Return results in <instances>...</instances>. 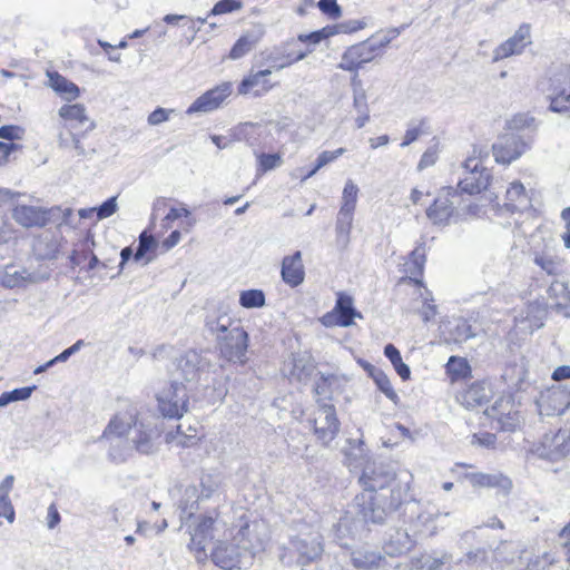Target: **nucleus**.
<instances>
[{
    "label": "nucleus",
    "mask_w": 570,
    "mask_h": 570,
    "mask_svg": "<svg viewBox=\"0 0 570 570\" xmlns=\"http://www.w3.org/2000/svg\"><path fill=\"white\" fill-rule=\"evenodd\" d=\"M412 474L395 473L385 464H367L360 482L364 490L354 498L356 514L365 523H382L386 515L396 511L409 499Z\"/></svg>",
    "instance_id": "obj_1"
},
{
    "label": "nucleus",
    "mask_w": 570,
    "mask_h": 570,
    "mask_svg": "<svg viewBox=\"0 0 570 570\" xmlns=\"http://www.w3.org/2000/svg\"><path fill=\"white\" fill-rule=\"evenodd\" d=\"M252 525L245 521L239 525L232 542L219 541L212 552L213 562L224 570L240 569L253 563L255 550L261 546L252 535Z\"/></svg>",
    "instance_id": "obj_2"
},
{
    "label": "nucleus",
    "mask_w": 570,
    "mask_h": 570,
    "mask_svg": "<svg viewBox=\"0 0 570 570\" xmlns=\"http://www.w3.org/2000/svg\"><path fill=\"white\" fill-rule=\"evenodd\" d=\"M288 549L297 553V562L302 566L317 559L323 552L318 528L303 521L295 523L289 534Z\"/></svg>",
    "instance_id": "obj_3"
},
{
    "label": "nucleus",
    "mask_w": 570,
    "mask_h": 570,
    "mask_svg": "<svg viewBox=\"0 0 570 570\" xmlns=\"http://www.w3.org/2000/svg\"><path fill=\"white\" fill-rule=\"evenodd\" d=\"M482 155L487 157L488 153H483L481 148L474 146L472 154L463 163L466 175L458 184V188L462 193L469 195L479 194L489 186L490 174L482 166Z\"/></svg>",
    "instance_id": "obj_4"
},
{
    "label": "nucleus",
    "mask_w": 570,
    "mask_h": 570,
    "mask_svg": "<svg viewBox=\"0 0 570 570\" xmlns=\"http://www.w3.org/2000/svg\"><path fill=\"white\" fill-rule=\"evenodd\" d=\"M190 389L180 382L163 389L157 395L158 410L165 417L180 419L188 411Z\"/></svg>",
    "instance_id": "obj_5"
},
{
    "label": "nucleus",
    "mask_w": 570,
    "mask_h": 570,
    "mask_svg": "<svg viewBox=\"0 0 570 570\" xmlns=\"http://www.w3.org/2000/svg\"><path fill=\"white\" fill-rule=\"evenodd\" d=\"M532 453L540 459L558 462L570 454V434L567 430L547 433L533 445Z\"/></svg>",
    "instance_id": "obj_6"
},
{
    "label": "nucleus",
    "mask_w": 570,
    "mask_h": 570,
    "mask_svg": "<svg viewBox=\"0 0 570 570\" xmlns=\"http://www.w3.org/2000/svg\"><path fill=\"white\" fill-rule=\"evenodd\" d=\"M49 276L47 272L30 271L23 266L8 264L0 268V286L8 289H23L47 281Z\"/></svg>",
    "instance_id": "obj_7"
},
{
    "label": "nucleus",
    "mask_w": 570,
    "mask_h": 570,
    "mask_svg": "<svg viewBox=\"0 0 570 570\" xmlns=\"http://www.w3.org/2000/svg\"><path fill=\"white\" fill-rule=\"evenodd\" d=\"M309 423L313 426L314 434L323 445H328L340 431V421L332 404L320 403Z\"/></svg>",
    "instance_id": "obj_8"
},
{
    "label": "nucleus",
    "mask_w": 570,
    "mask_h": 570,
    "mask_svg": "<svg viewBox=\"0 0 570 570\" xmlns=\"http://www.w3.org/2000/svg\"><path fill=\"white\" fill-rule=\"evenodd\" d=\"M531 141L525 140L514 132H505L498 137L492 146V153L497 163L509 165L519 159L529 148Z\"/></svg>",
    "instance_id": "obj_9"
},
{
    "label": "nucleus",
    "mask_w": 570,
    "mask_h": 570,
    "mask_svg": "<svg viewBox=\"0 0 570 570\" xmlns=\"http://www.w3.org/2000/svg\"><path fill=\"white\" fill-rule=\"evenodd\" d=\"M222 355L235 363H245L248 347V335L240 325L218 338Z\"/></svg>",
    "instance_id": "obj_10"
},
{
    "label": "nucleus",
    "mask_w": 570,
    "mask_h": 570,
    "mask_svg": "<svg viewBox=\"0 0 570 570\" xmlns=\"http://www.w3.org/2000/svg\"><path fill=\"white\" fill-rule=\"evenodd\" d=\"M484 413L504 431H514L520 424V413L511 395L499 397Z\"/></svg>",
    "instance_id": "obj_11"
},
{
    "label": "nucleus",
    "mask_w": 570,
    "mask_h": 570,
    "mask_svg": "<svg viewBox=\"0 0 570 570\" xmlns=\"http://www.w3.org/2000/svg\"><path fill=\"white\" fill-rule=\"evenodd\" d=\"M529 45H531V26L523 22L510 38L494 48L492 62H498L512 56H519L523 53Z\"/></svg>",
    "instance_id": "obj_12"
},
{
    "label": "nucleus",
    "mask_w": 570,
    "mask_h": 570,
    "mask_svg": "<svg viewBox=\"0 0 570 570\" xmlns=\"http://www.w3.org/2000/svg\"><path fill=\"white\" fill-rule=\"evenodd\" d=\"M207 363L195 351H188L175 361V372L173 382H186L193 384L200 377Z\"/></svg>",
    "instance_id": "obj_13"
},
{
    "label": "nucleus",
    "mask_w": 570,
    "mask_h": 570,
    "mask_svg": "<svg viewBox=\"0 0 570 570\" xmlns=\"http://www.w3.org/2000/svg\"><path fill=\"white\" fill-rule=\"evenodd\" d=\"M160 431L154 422L136 419L128 440L139 453L149 454L155 451Z\"/></svg>",
    "instance_id": "obj_14"
},
{
    "label": "nucleus",
    "mask_w": 570,
    "mask_h": 570,
    "mask_svg": "<svg viewBox=\"0 0 570 570\" xmlns=\"http://www.w3.org/2000/svg\"><path fill=\"white\" fill-rule=\"evenodd\" d=\"M375 51L376 47L368 41L351 46L343 52L337 67L358 76L357 71L375 58Z\"/></svg>",
    "instance_id": "obj_15"
},
{
    "label": "nucleus",
    "mask_w": 570,
    "mask_h": 570,
    "mask_svg": "<svg viewBox=\"0 0 570 570\" xmlns=\"http://www.w3.org/2000/svg\"><path fill=\"white\" fill-rule=\"evenodd\" d=\"M232 94V85L224 82L199 96L186 110L187 115L206 114L217 109Z\"/></svg>",
    "instance_id": "obj_16"
},
{
    "label": "nucleus",
    "mask_w": 570,
    "mask_h": 570,
    "mask_svg": "<svg viewBox=\"0 0 570 570\" xmlns=\"http://www.w3.org/2000/svg\"><path fill=\"white\" fill-rule=\"evenodd\" d=\"M537 405L542 415H561L570 405V393L561 387L549 390L541 394Z\"/></svg>",
    "instance_id": "obj_17"
},
{
    "label": "nucleus",
    "mask_w": 570,
    "mask_h": 570,
    "mask_svg": "<svg viewBox=\"0 0 570 570\" xmlns=\"http://www.w3.org/2000/svg\"><path fill=\"white\" fill-rule=\"evenodd\" d=\"M137 419L136 411L132 407L124 412H118L108 423L101 439L112 440L120 439L122 436H130V431L134 428V423Z\"/></svg>",
    "instance_id": "obj_18"
},
{
    "label": "nucleus",
    "mask_w": 570,
    "mask_h": 570,
    "mask_svg": "<svg viewBox=\"0 0 570 570\" xmlns=\"http://www.w3.org/2000/svg\"><path fill=\"white\" fill-rule=\"evenodd\" d=\"M463 478L473 488H494L503 494H508L512 489V481L504 474L497 473H483V472H469L464 473Z\"/></svg>",
    "instance_id": "obj_19"
},
{
    "label": "nucleus",
    "mask_w": 570,
    "mask_h": 570,
    "mask_svg": "<svg viewBox=\"0 0 570 570\" xmlns=\"http://www.w3.org/2000/svg\"><path fill=\"white\" fill-rule=\"evenodd\" d=\"M272 73L269 69L259 70L249 73L245 77L238 86L239 95H252L254 97H262L267 94L273 85L268 76Z\"/></svg>",
    "instance_id": "obj_20"
},
{
    "label": "nucleus",
    "mask_w": 570,
    "mask_h": 570,
    "mask_svg": "<svg viewBox=\"0 0 570 570\" xmlns=\"http://www.w3.org/2000/svg\"><path fill=\"white\" fill-rule=\"evenodd\" d=\"M546 317V309L538 302L529 303L527 307L521 311L519 316L515 317L517 326L525 332L533 333L543 326Z\"/></svg>",
    "instance_id": "obj_21"
},
{
    "label": "nucleus",
    "mask_w": 570,
    "mask_h": 570,
    "mask_svg": "<svg viewBox=\"0 0 570 570\" xmlns=\"http://www.w3.org/2000/svg\"><path fill=\"white\" fill-rule=\"evenodd\" d=\"M281 274L283 281L291 287H296L304 282L305 271L299 250L283 258Z\"/></svg>",
    "instance_id": "obj_22"
},
{
    "label": "nucleus",
    "mask_w": 570,
    "mask_h": 570,
    "mask_svg": "<svg viewBox=\"0 0 570 570\" xmlns=\"http://www.w3.org/2000/svg\"><path fill=\"white\" fill-rule=\"evenodd\" d=\"M335 314H326L323 317V324L326 326L337 324L340 326H350L354 316H361L353 307V301L350 296L340 295L335 306Z\"/></svg>",
    "instance_id": "obj_23"
},
{
    "label": "nucleus",
    "mask_w": 570,
    "mask_h": 570,
    "mask_svg": "<svg viewBox=\"0 0 570 570\" xmlns=\"http://www.w3.org/2000/svg\"><path fill=\"white\" fill-rule=\"evenodd\" d=\"M415 543V540L406 530L395 529L385 540L383 549L390 557H397L409 552Z\"/></svg>",
    "instance_id": "obj_24"
},
{
    "label": "nucleus",
    "mask_w": 570,
    "mask_h": 570,
    "mask_svg": "<svg viewBox=\"0 0 570 570\" xmlns=\"http://www.w3.org/2000/svg\"><path fill=\"white\" fill-rule=\"evenodd\" d=\"M12 217L23 227H41L48 222L47 212L35 206H17L13 209Z\"/></svg>",
    "instance_id": "obj_25"
},
{
    "label": "nucleus",
    "mask_w": 570,
    "mask_h": 570,
    "mask_svg": "<svg viewBox=\"0 0 570 570\" xmlns=\"http://www.w3.org/2000/svg\"><path fill=\"white\" fill-rule=\"evenodd\" d=\"M234 325H240L238 321L233 320L228 313L222 308L208 312L205 318V326L218 340L222 335L234 328Z\"/></svg>",
    "instance_id": "obj_26"
},
{
    "label": "nucleus",
    "mask_w": 570,
    "mask_h": 570,
    "mask_svg": "<svg viewBox=\"0 0 570 570\" xmlns=\"http://www.w3.org/2000/svg\"><path fill=\"white\" fill-rule=\"evenodd\" d=\"M216 520L212 517H202L199 522L190 530V549L204 551L208 540L213 539Z\"/></svg>",
    "instance_id": "obj_27"
},
{
    "label": "nucleus",
    "mask_w": 570,
    "mask_h": 570,
    "mask_svg": "<svg viewBox=\"0 0 570 570\" xmlns=\"http://www.w3.org/2000/svg\"><path fill=\"white\" fill-rule=\"evenodd\" d=\"M551 307L566 317H570V291L562 282H552L548 288Z\"/></svg>",
    "instance_id": "obj_28"
},
{
    "label": "nucleus",
    "mask_w": 570,
    "mask_h": 570,
    "mask_svg": "<svg viewBox=\"0 0 570 570\" xmlns=\"http://www.w3.org/2000/svg\"><path fill=\"white\" fill-rule=\"evenodd\" d=\"M451 188L448 189L446 196L438 197L434 203L426 209L428 217L439 225L446 224L454 213L453 202L450 200Z\"/></svg>",
    "instance_id": "obj_29"
},
{
    "label": "nucleus",
    "mask_w": 570,
    "mask_h": 570,
    "mask_svg": "<svg viewBox=\"0 0 570 570\" xmlns=\"http://www.w3.org/2000/svg\"><path fill=\"white\" fill-rule=\"evenodd\" d=\"M504 206L512 212L530 207V197L522 183L518 180L510 183L505 191Z\"/></svg>",
    "instance_id": "obj_30"
},
{
    "label": "nucleus",
    "mask_w": 570,
    "mask_h": 570,
    "mask_svg": "<svg viewBox=\"0 0 570 570\" xmlns=\"http://www.w3.org/2000/svg\"><path fill=\"white\" fill-rule=\"evenodd\" d=\"M533 263L544 271L548 275L557 276L562 273L563 262L556 253L547 248L533 253Z\"/></svg>",
    "instance_id": "obj_31"
},
{
    "label": "nucleus",
    "mask_w": 570,
    "mask_h": 570,
    "mask_svg": "<svg viewBox=\"0 0 570 570\" xmlns=\"http://www.w3.org/2000/svg\"><path fill=\"white\" fill-rule=\"evenodd\" d=\"M425 246L419 245L416 246L410 254L407 261L403 265L404 273L410 281L415 282L416 284L421 283L417 279L419 276L422 275L424 265H425Z\"/></svg>",
    "instance_id": "obj_32"
},
{
    "label": "nucleus",
    "mask_w": 570,
    "mask_h": 570,
    "mask_svg": "<svg viewBox=\"0 0 570 570\" xmlns=\"http://www.w3.org/2000/svg\"><path fill=\"white\" fill-rule=\"evenodd\" d=\"M354 213L338 210L335 223L336 245L345 249L351 242Z\"/></svg>",
    "instance_id": "obj_33"
},
{
    "label": "nucleus",
    "mask_w": 570,
    "mask_h": 570,
    "mask_svg": "<svg viewBox=\"0 0 570 570\" xmlns=\"http://www.w3.org/2000/svg\"><path fill=\"white\" fill-rule=\"evenodd\" d=\"M14 476L7 475L0 483V517H3L9 523L16 518L14 508L10 500V492L13 489Z\"/></svg>",
    "instance_id": "obj_34"
},
{
    "label": "nucleus",
    "mask_w": 570,
    "mask_h": 570,
    "mask_svg": "<svg viewBox=\"0 0 570 570\" xmlns=\"http://www.w3.org/2000/svg\"><path fill=\"white\" fill-rule=\"evenodd\" d=\"M202 495L198 494V490L195 485H188L183 492V497L178 503L180 510V520L185 521L194 515V512L198 509V500Z\"/></svg>",
    "instance_id": "obj_35"
},
{
    "label": "nucleus",
    "mask_w": 570,
    "mask_h": 570,
    "mask_svg": "<svg viewBox=\"0 0 570 570\" xmlns=\"http://www.w3.org/2000/svg\"><path fill=\"white\" fill-rule=\"evenodd\" d=\"M58 114L67 122H72L79 126L89 122L88 129H92L95 127L94 122L90 121L87 116L85 106L81 104L63 105L60 107Z\"/></svg>",
    "instance_id": "obj_36"
},
{
    "label": "nucleus",
    "mask_w": 570,
    "mask_h": 570,
    "mask_svg": "<svg viewBox=\"0 0 570 570\" xmlns=\"http://www.w3.org/2000/svg\"><path fill=\"white\" fill-rule=\"evenodd\" d=\"M49 86L60 95H65L66 99H76L80 90L76 83L68 80L58 72H48Z\"/></svg>",
    "instance_id": "obj_37"
},
{
    "label": "nucleus",
    "mask_w": 570,
    "mask_h": 570,
    "mask_svg": "<svg viewBox=\"0 0 570 570\" xmlns=\"http://www.w3.org/2000/svg\"><path fill=\"white\" fill-rule=\"evenodd\" d=\"M382 556L374 551L356 550L352 553L351 560L355 568L370 570L377 568L382 561Z\"/></svg>",
    "instance_id": "obj_38"
},
{
    "label": "nucleus",
    "mask_w": 570,
    "mask_h": 570,
    "mask_svg": "<svg viewBox=\"0 0 570 570\" xmlns=\"http://www.w3.org/2000/svg\"><path fill=\"white\" fill-rule=\"evenodd\" d=\"M384 355L390 360L394 370L402 380L405 381L410 379V367L402 361L400 351L393 344H387L384 347Z\"/></svg>",
    "instance_id": "obj_39"
},
{
    "label": "nucleus",
    "mask_w": 570,
    "mask_h": 570,
    "mask_svg": "<svg viewBox=\"0 0 570 570\" xmlns=\"http://www.w3.org/2000/svg\"><path fill=\"white\" fill-rule=\"evenodd\" d=\"M488 392L481 384H472L462 394V404L466 407H474L481 405L488 400Z\"/></svg>",
    "instance_id": "obj_40"
},
{
    "label": "nucleus",
    "mask_w": 570,
    "mask_h": 570,
    "mask_svg": "<svg viewBox=\"0 0 570 570\" xmlns=\"http://www.w3.org/2000/svg\"><path fill=\"white\" fill-rule=\"evenodd\" d=\"M550 109L554 112L570 114V77L566 86L551 98Z\"/></svg>",
    "instance_id": "obj_41"
},
{
    "label": "nucleus",
    "mask_w": 570,
    "mask_h": 570,
    "mask_svg": "<svg viewBox=\"0 0 570 570\" xmlns=\"http://www.w3.org/2000/svg\"><path fill=\"white\" fill-rule=\"evenodd\" d=\"M505 127L508 130L515 134L524 129H535L537 122L535 118L530 114L520 112L513 115L510 119H508Z\"/></svg>",
    "instance_id": "obj_42"
},
{
    "label": "nucleus",
    "mask_w": 570,
    "mask_h": 570,
    "mask_svg": "<svg viewBox=\"0 0 570 570\" xmlns=\"http://www.w3.org/2000/svg\"><path fill=\"white\" fill-rule=\"evenodd\" d=\"M357 196L358 187L352 179H347L343 188L340 209L354 213L357 204Z\"/></svg>",
    "instance_id": "obj_43"
},
{
    "label": "nucleus",
    "mask_w": 570,
    "mask_h": 570,
    "mask_svg": "<svg viewBox=\"0 0 570 570\" xmlns=\"http://www.w3.org/2000/svg\"><path fill=\"white\" fill-rule=\"evenodd\" d=\"M352 86H353V108L358 112L370 111L368 105H367V96L364 90V88L361 85V80L358 79V76L355 75L352 78Z\"/></svg>",
    "instance_id": "obj_44"
},
{
    "label": "nucleus",
    "mask_w": 570,
    "mask_h": 570,
    "mask_svg": "<svg viewBox=\"0 0 570 570\" xmlns=\"http://www.w3.org/2000/svg\"><path fill=\"white\" fill-rule=\"evenodd\" d=\"M35 390H36V386H27V387L14 389L12 391L1 393L0 394V407H4L12 402L28 400Z\"/></svg>",
    "instance_id": "obj_45"
},
{
    "label": "nucleus",
    "mask_w": 570,
    "mask_h": 570,
    "mask_svg": "<svg viewBox=\"0 0 570 570\" xmlns=\"http://www.w3.org/2000/svg\"><path fill=\"white\" fill-rule=\"evenodd\" d=\"M429 131V125L425 119H421L417 121H413L409 125L404 139L401 142V147H406L414 142L420 136L428 134Z\"/></svg>",
    "instance_id": "obj_46"
},
{
    "label": "nucleus",
    "mask_w": 570,
    "mask_h": 570,
    "mask_svg": "<svg viewBox=\"0 0 570 570\" xmlns=\"http://www.w3.org/2000/svg\"><path fill=\"white\" fill-rule=\"evenodd\" d=\"M446 371L453 381L465 377L470 372V366L465 358L451 356L446 364Z\"/></svg>",
    "instance_id": "obj_47"
},
{
    "label": "nucleus",
    "mask_w": 570,
    "mask_h": 570,
    "mask_svg": "<svg viewBox=\"0 0 570 570\" xmlns=\"http://www.w3.org/2000/svg\"><path fill=\"white\" fill-rule=\"evenodd\" d=\"M239 303L245 308H256L265 305V295L261 289L243 291L239 295Z\"/></svg>",
    "instance_id": "obj_48"
},
{
    "label": "nucleus",
    "mask_w": 570,
    "mask_h": 570,
    "mask_svg": "<svg viewBox=\"0 0 570 570\" xmlns=\"http://www.w3.org/2000/svg\"><path fill=\"white\" fill-rule=\"evenodd\" d=\"M222 476L219 474H205L200 479L202 498L208 499L219 490Z\"/></svg>",
    "instance_id": "obj_49"
},
{
    "label": "nucleus",
    "mask_w": 570,
    "mask_h": 570,
    "mask_svg": "<svg viewBox=\"0 0 570 570\" xmlns=\"http://www.w3.org/2000/svg\"><path fill=\"white\" fill-rule=\"evenodd\" d=\"M183 217L188 218V220L186 222V225L189 228H191L195 225V219L190 217V210L188 208H186L185 206H180V207H171L169 209V212L163 219V226L165 228H169L171 222L183 218Z\"/></svg>",
    "instance_id": "obj_50"
},
{
    "label": "nucleus",
    "mask_w": 570,
    "mask_h": 570,
    "mask_svg": "<svg viewBox=\"0 0 570 570\" xmlns=\"http://www.w3.org/2000/svg\"><path fill=\"white\" fill-rule=\"evenodd\" d=\"M255 43H256V39H254L253 37L248 36V35L240 37L230 50V53H229L230 58L232 59L242 58L243 56H245L247 52H249L254 48Z\"/></svg>",
    "instance_id": "obj_51"
},
{
    "label": "nucleus",
    "mask_w": 570,
    "mask_h": 570,
    "mask_svg": "<svg viewBox=\"0 0 570 570\" xmlns=\"http://www.w3.org/2000/svg\"><path fill=\"white\" fill-rule=\"evenodd\" d=\"M196 440H197L196 433L195 434H185L181 431V425L177 426V430L175 433L169 432L166 435V441L168 443H175L176 445H179L183 448L193 445L196 442Z\"/></svg>",
    "instance_id": "obj_52"
},
{
    "label": "nucleus",
    "mask_w": 570,
    "mask_h": 570,
    "mask_svg": "<svg viewBox=\"0 0 570 570\" xmlns=\"http://www.w3.org/2000/svg\"><path fill=\"white\" fill-rule=\"evenodd\" d=\"M283 159L279 154H261L258 156V171L266 173L279 167Z\"/></svg>",
    "instance_id": "obj_53"
},
{
    "label": "nucleus",
    "mask_w": 570,
    "mask_h": 570,
    "mask_svg": "<svg viewBox=\"0 0 570 570\" xmlns=\"http://www.w3.org/2000/svg\"><path fill=\"white\" fill-rule=\"evenodd\" d=\"M333 36L332 28L325 27L321 30L311 32V33H301L298 35L297 39L298 41L303 43H309V45H318L322 40Z\"/></svg>",
    "instance_id": "obj_54"
},
{
    "label": "nucleus",
    "mask_w": 570,
    "mask_h": 570,
    "mask_svg": "<svg viewBox=\"0 0 570 570\" xmlns=\"http://www.w3.org/2000/svg\"><path fill=\"white\" fill-rule=\"evenodd\" d=\"M243 7L240 0H220L212 9L209 14L218 16L230 13L239 10Z\"/></svg>",
    "instance_id": "obj_55"
},
{
    "label": "nucleus",
    "mask_w": 570,
    "mask_h": 570,
    "mask_svg": "<svg viewBox=\"0 0 570 570\" xmlns=\"http://www.w3.org/2000/svg\"><path fill=\"white\" fill-rule=\"evenodd\" d=\"M156 246V242L151 235H148L146 232L141 233L139 236V245L135 253L134 259L136 262L140 261L148 250Z\"/></svg>",
    "instance_id": "obj_56"
},
{
    "label": "nucleus",
    "mask_w": 570,
    "mask_h": 570,
    "mask_svg": "<svg viewBox=\"0 0 570 570\" xmlns=\"http://www.w3.org/2000/svg\"><path fill=\"white\" fill-rule=\"evenodd\" d=\"M364 26H365V23L362 22L361 20H347V21L340 22L331 28H332L333 36H334V35H338V33H353V32H356V31L363 29Z\"/></svg>",
    "instance_id": "obj_57"
},
{
    "label": "nucleus",
    "mask_w": 570,
    "mask_h": 570,
    "mask_svg": "<svg viewBox=\"0 0 570 570\" xmlns=\"http://www.w3.org/2000/svg\"><path fill=\"white\" fill-rule=\"evenodd\" d=\"M374 380L379 389L386 395V397L394 402L397 400V394L395 393L390 379L384 373L380 372L377 375H375Z\"/></svg>",
    "instance_id": "obj_58"
},
{
    "label": "nucleus",
    "mask_w": 570,
    "mask_h": 570,
    "mask_svg": "<svg viewBox=\"0 0 570 570\" xmlns=\"http://www.w3.org/2000/svg\"><path fill=\"white\" fill-rule=\"evenodd\" d=\"M474 336L471 326L466 321L460 320L454 328L453 340L454 342L461 343Z\"/></svg>",
    "instance_id": "obj_59"
},
{
    "label": "nucleus",
    "mask_w": 570,
    "mask_h": 570,
    "mask_svg": "<svg viewBox=\"0 0 570 570\" xmlns=\"http://www.w3.org/2000/svg\"><path fill=\"white\" fill-rule=\"evenodd\" d=\"M117 197H110L96 208L97 218L105 219L112 216L117 212Z\"/></svg>",
    "instance_id": "obj_60"
},
{
    "label": "nucleus",
    "mask_w": 570,
    "mask_h": 570,
    "mask_svg": "<svg viewBox=\"0 0 570 570\" xmlns=\"http://www.w3.org/2000/svg\"><path fill=\"white\" fill-rule=\"evenodd\" d=\"M173 114H175L174 109H165V108L158 107L148 116L147 121L150 126H158V125L169 120V118Z\"/></svg>",
    "instance_id": "obj_61"
},
{
    "label": "nucleus",
    "mask_w": 570,
    "mask_h": 570,
    "mask_svg": "<svg viewBox=\"0 0 570 570\" xmlns=\"http://www.w3.org/2000/svg\"><path fill=\"white\" fill-rule=\"evenodd\" d=\"M318 8L323 13L327 14L332 19H337L342 14V9L337 4L336 0H320Z\"/></svg>",
    "instance_id": "obj_62"
},
{
    "label": "nucleus",
    "mask_w": 570,
    "mask_h": 570,
    "mask_svg": "<svg viewBox=\"0 0 570 570\" xmlns=\"http://www.w3.org/2000/svg\"><path fill=\"white\" fill-rule=\"evenodd\" d=\"M344 153H345L344 148H338L333 151H328V150L322 151L316 159L317 168H322V167L326 166L327 164L334 161L340 156H342Z\"/></svg>",
    "instance_id": "obj_63"
},
{
    "label": "nucleus",
    "mask_w": 570,
    "mask_h": 570,
    "mask_svg": "<svg viewBox=\"0 0 570 570\" xmlns=\"http://www.w3.org/2000/svg\"><path fill=\"white\" fill-rule=\"evenodd\" d=\"M495 441H497V438L494 434L484 432V433L473 434L471 443L490 449V448L494 446Z\"/></svg>",
    "instance_id": "obj_64"
}]
</instances>
